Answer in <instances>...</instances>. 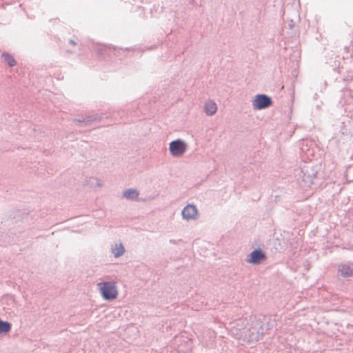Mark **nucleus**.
Here are the masks:
<instances>
[{
	"instance_id": "nucleus-7",
	"label": "nucleus",
	"mask_w": 353,
	"mask_h": 353,
	"mask_svg": "<svg viewBox=\"0 0 353 353\" xmlns=\"http://www.w3.org/2000/svg\"><path fill=\"white\" fill-rule=\"evenodd\" d=\"M339 270L343 276H353V269L349 265H341L339 268Z\"/></svg>"
},
{
	"instance_id": "nucleus-6",
	"label": "nucleus",
	"mask_w": 353,
	"mask_h": 353,
	"mask_svg": "<svg viewBox=\"0 0 353 353\" xmlns=\"http://www.w3.org/2000/svg\"><path fill=\"white\" fill-rule=\"evenodd\" d=\"M217 110L216 104L212 101H208L205 105V112L207 114L212 115Z\"/></svg>"
},
{
	"instance_id": "nucleus-10",
	"label": "nucleus",
	"mask_w": 353,
	"mask_h": 353,
	"mask_svg": "<svg viewBox=\"0 0 353 353\" xmlns=\"http://www.w3.org/2000/svg\"><path fill=\"white\" fill-rule=\"evenodd\" d=\"M112 253L115 257H119L124 253V248L121 244L116 245L112 249Z\"/></svg>"
},
{
	"instance_id": "nucleus-5",
	"label": "nucleus",
	"mask_w": 353,
	"mask_h": 353,
	"mask_svg": "<svg viewBox=\"0 0 353 353\" xmlns=\"http://www.w3.org/2000/svg\"><path fill=\"white\" fill-rule=\"evenodd\" d=\"M265 258L264 254L259 250L252 252L250 255V259L248 260L251 263H259Z\"/></svg>"
},
{
	"instance_id": "nucleus-9",
	"label": "nucleus",
	"mask_w": 353,
	"mask_h": 353,
	"mask_svg": "<svg viewBox=\"0 0 353 353\" xmlns=\"http://www.w3.org/2000/svg\"><path fill=\"white\" fill-rule=\"evenodd\" d=\"M11 329V324L8 322L0 320V334L8 333Z\"/></svg>"
},
{
	"instance_id": "nucleus-8",
	"label": "nucleus",
	"mask_w": 353,
	"mask_h": 353,
	"mask_svg": "<svg viewBox=\"0 0 353 353\" xmlns=\"http://www.w3.org/2000/svg\"><path fill=\"white\" fill-rule=\"evenodd\" d=\"M138 195L139 194L135 190H128L123 192V196L128 199H136Z\"/></svg>"
},
{
	"instance_id": "nucleus-4",
	"label": "nucleus",
	"mask_w": 353,
	"mask_h": 353,
	"mask_svg": "<svg viewBox=\"0 0 353 353\" xmlns=\"http://www.w3.org/2000/svg\"><path fill=\"white\" fill-rule=\"evenodd\" d=\"M197 214V210L196 207L192 205H188L182 211L183 217L187 220L196 219Z\"/></svg>"
},
{
	"instance_id": "nucleus-11",
	"label": "nucleus",
	"mask_w": 353,
	"mask_h": 353,
	"mask_svg": "<svg viewBox=\"0 0 353 353\" xmlns=\"http://www.w3.org/2000/svg\"><path fill=\"white\" fill-rule=\"evenodd\" d=\"M2 56L4 58L5 61H6L10 66H14L16 65L15 59L10 54L3 53Z\"/></svg>"
},
{
	"instance_id": "nucleus-3",
	"label": "nucleus",
	"mask_w": 353,
	"mask_h": 353,
	"mask_svg": "<svg viewBox=\"0 0 353 353\" xmlns=\"http://www.w3.org/2000/svg\"><path fill=\"white\" fill-rule=\"evenodd\" d=\"M271 99L265 95H258L253 101V105L255 109H263L270 106Z\"/></svg>"
},
{
	"instance_id": "nucleus-2",
	"label": "nucleus",
	"mask_w": 353,
	"mask_h": 353,
	"mask_svg": "<svg viewBox=\"0 0 353 353\" xmlns=\"http://www.w3.org/2000/svg\"><path fill=\"white\" fill-rule=\"evenodd\" d=\"M169 149L172 156L181 157L185 152L187 145L183 141L178 139L170 143Z\"/></svg>"
},
{
	"instance_id": "nucleus-1",
	"label": "nucleus",
	"mask_w": 353,
	"mask_h": 353,
	"mask_svg": "<svg viewBox=\"0 0 353 353\" xmlns=\"http://www.w3.org/2000/svg\"><path fill=\"white\" fill-rule=\"evenodd\" d=\"M100 292L104 299L113 300L117 297L118 292L114 283L103 282L98 284Z\"/></svg>"
}]
</instances>
